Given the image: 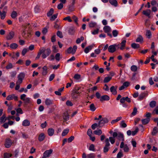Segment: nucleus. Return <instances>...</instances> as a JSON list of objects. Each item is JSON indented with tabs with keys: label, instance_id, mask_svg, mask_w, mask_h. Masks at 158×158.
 <instances>
[{
	"label": "nucleus",
	"instance_id": "obj_1",
	"mask_svg": "<svg viewBox=\"0 0 158 158\" xmlns=\"http://www.w3.org/2000/svg\"><path fill=\"white\" fill-rule=\"evenodd\" d=\"M112 136L114 137H117V139L119 140H121L122 142H123L124 140V137L123 134L120 132L117 133L116 132H114L113 133Z\"/></svg>",
	"mask_w": 158,
	"mask_h": 158
},
{
	"label": "nucleus",
	"instance_id": "obj_2",
	"mask_svg": "<svg viewBox=\"0 0 158 158\" xmlns=\"http://www.w3.org/2000/svg\"><path fill=\"white\" fill-rule=\"evenodd\" d=\"M109 122V120L106 118H103L98 123V126L101 127L103 126L105 123H107Z\"/></svg>",
	"mask_w": 158,
	"mask_h": 158
},
{
	"label": "nucleus",
	"instance_id": "obj_3",
	"mask_svg": "<svg viewBox=\"0 0 158 158\" xmlns=\"http://www.w3.org/2000/svg\"><path fill=\"white\" fill-rule=\"evenodd\" d=\"M77 48V47L76 45L74 46L73 48H72V47H70L68 49L67 52L68 53L74 54L75 53Z\"/></svg>",
	"mask_w": 158,
	"mask_h": 158
},
{
	"label": "nucleus",
	"instance_id": "obj_4",
	"mask_svg": "<svg viewBox=\"0 0 158 158\" xmlns=\"http://www.w3.org/2000/svg\"><path fill=\"white\" fill-rule=\"evenodd\" d=\"M105 143L106 145L105 147L104 148L103 151L105 152H107L109 150V146L110 145V144L109 141V139L108 138H106L105 139Z\"/></svg>",
	"mask_w": 158,
	"mask_h": 158
},
{
	"label": "nucleus",
	"instance_id": "obj_5",
	"mask_svg": "<svg viewBox=\"0 0 158 158\" xmlns=\"http://www.w3.org/2000/svg\"><path fill=\"white\" fill-rule=\"evenodd\" d=\"M53 150L52 149L46 151L44 153L43 157L42 158H46L50 157L51 154L52 153Z\"/></svg>",
	"mask_w": 158,
	"mask_h": 158
},
{
	"label": "nucleus",
	"instance_id": "obj_6",
	"mask_svg": "<svg viewBox=\"0 0 158 158\" xmlns=\"http://www.w3.org/2000/svg\"><path fill=\"white\" fill-rule=\"evenodd\" d=\"M118 45H119V44L117 45L116 44H114L110 46L108 48V51L111 53L114 52L116 50V47Z\"/></svg>",
	"mask_w": 158,
	"mask_h": 158
},
{
	"label": "nucleus",
	"instance_id": "obj_7",
	"mask_svg": "<svg viewBox=\"0 0 158 158\" xmlns=\"http://www.w3.org/2000/svg\"><path fill=\"white\" fill-rule=\"evenodd\" d=\"M18 97L15 96L14 94L9 95L6 98V99L8 101H10L13 99H14L15 100L17 101L18 100Z\"/></svg>",
	"mask_w": 158,
	"mask_h": 158
},
{
	"label": "nucleus",
	"instance_id": "obj_8",
	"mask_svg": "<svg viewBox=\"0 0 158 158\" xmlns=\"http://www.w3.org/2000/svg\"><path fill=\"white\" fill-rule=\"evenodd\" d=\"M120 148H123L124 151L125 152H127L129 151V149L127 144L124 145L123 142H122L120 145Z\"/></svg>",
	"mask_w": 158,
	"mask_h": 158
},
{
	"label": "nucleus",
	"instance_id": "obj_9",
	"mask_svg": "<svg viewBox=\"0 0 158 158\" xmlns=\"http://www.w3.org/2000/svg\"><path fill=\"white\" fill-rule=\"evenodd\" d=\"M15 33L13 31H11L9 34L6 36V38L7 40H12L14 37Z\"/></svg>",
	"mask_w": 158,
	"mask_h": 158
},
{
	"label": "nucleus",
	"instance_id": "obj_10",
	"mask_svg": "<svg viewBox=\"0 0 158 158\" xmlns=\"http://www.w3.org/2000/svg\"><path fill=\"white\" fill-rule=\"evenodd\" d=\"M151 10L150 9H147L146 10H144L143 11V14L145 16L150 18V15L151 13Z\"/></svg>",
	"mask_w": 158,
	"mask_h": 158
},
{
	"label": "nucleus",
	"instance_id": "obj_11",
	"mask_svg": "<svg viewBox=\"0 0 158 158\" xmlns=\"http://www.w3.org/2000/svg\"><path fill=\"white\" fill-rule=\"evenodd\" d=\"M12 141L10 139H8L6 140L5 146L6 148H9L11 146Z\"/></svg>",
	"mask_w": 158,
	"mask_h": 158
},
{
	"label": "nucleus",
	"instance_id": "obj_12",
	"mask_svg": "<svg viewBox=\"0 0 158 158\" xmlns=\"http://www.w3.org/2000/svg\"><path fill=\"white\" fill-rule=\"evenodd\" d=\"M110 97L108 96L107 95H104L101 97L100 100L101 102H103L104 101H108Z\"/></svg>",
	"mask_w": 158,
	"mask_h": 158
},
{
	"label": "nucleus",
	"instance_id": "obj_13",
	"mask_svg": "<svg viewBox=\"0 0 158 158\" xmlns=\"http://www.w3.org/2000/svg\"><path fill=\"white\" fill-rule=\"evenodd\" d=\"M75 32V29L73 27H71L69 28L68 30V33L70 35H74Z\"/></svg>",
	"mask_w": 158,
	"mask_h": 158
},
{
	"label": "nucleus",
	"instance_id": "obj_14",
	"mask_svg": "<svg viewBox=\"0 0 158 158\" xmlns=\"http://www.w3.org/2000/svg\"><path fill=\"white\" fill-rule=\"evenodd\" d=\"M105 32L106 33L110 32L111 31V28L110 27L108 26H105L103 28Z\"/></svg>",
	"mask_w": 158,
	"mask_h": 158
},
{
	"label": "nucleus",
	"instance_id": "obj_15",
	"mask_svg": "<svg viewBox=\"0 0 158 158\" xmlns=\"http://www.w3.org/2000/svg\"><path fill=\"white\" fill-rule=\"evenodd\" d=\"M136 42L142 43L143 42V38L142 35H139L136 40Z\"/></svg>",
	"mask_w": 158,
	"mask_h": 158
},
{
	"label": "nucleus",
	"instance_id": "obj_16",
	"mask_svg": "<svg viewBox=\"0 0 158 158\" xmlns=\"http://www.w3.org/2000/svg\"><path fill=\"white\" fill-rule=\"evenodd\" d=\"M116 89L117 87L114 86H112L110 87V91L113 94L115 95L117 94Z\"/></svg>",
	"mask_w": 158,
	"mask_h": 158
},
{
	"label": "nucleus",
	"instance_id": "obj_17",
	"mask_svg": "<svg viewBox=\"0 0 158 158\" xmlns=\"http://www.w3.org/2000/svg\"><path fill=\"white\" fill-rule=\"evenodd\" d=\"M89 26L90 27H98L97 23L95 22H91L89 23Z\"/></svg>",
	"mask_w": 158,
	"mask_h": 158
},
{
	"label": "nucleus",
	"instance_id": "obj_18",
	"mask_svg": "<svg viewBox=\"0 0 158 158\" xmlns=\"http://www.w3.org/2000/svg\"><path fill=\"white\" fill-rule=\"evenodd\" d=\"M7 120L6 116L5 114H3L2 117L0 118V124L5 122Z\"/></svg>",
	"mask_w": 158,
	"mask_h": 158
},
{
	"label": "nucleus",
	"instance_id": "obj_19",
	"mask_svg": "<svg viewBox=\"0 0 158 158\" xmlns=\"http://www.w3.org/2000/svg\"><path fill=\"white\" fill-rule=\"evenodd\" d=\"M30 125V121L27 119H25L24 120L22 123V125L25 127L29 126Z\"/></svg>",
	"mask_w": 158,
	"mask_h": 158
},
{
	"label": "nucleus",
	"instance_id": "obj_20",
	"mask_svg": "<svg viewBox=\"0 0 158 158\" xmlns=\"http://www.w3.org/2000/svg\"><path fill=\"white\" fill-rule=\"evenodd\" d=\"M146 36L148 39H150L152 36V33L150 30H147L146 31Z\"/></svg>",
	"mask_w": 158,
	"mask_h": 158
},
{
	"label": "nucleus",
	"instance_id": "obj_21",
	"mask_svg": "<svg viewBox=\"0 0 158 158\" xmlns=\"http://www.w3.org/2000/svg\"><path fill=\"white\" fill-rule=\"evenodd\" d=\"M54 132V129L52 128H49L48 130V135L50 136H52Z\"/></svg>",
	"mask_w": 158,
	"mask_h": 158
},
{
	"label": "nucleus",
	"instance_id": "obj_22",
	"mask_svg": "<svg viewBox=\"0 0 158 158\" xmlns=\"http://www.w3.org/2000/svg\"><path fill=\"white\" fill-rule=\"evenodd\" d=\"M93 47V45H90L88 46L85 48L84 50V52L86 53H88L89 51L91 50L92 49Z\"/></svg>",
	"mask_w": 158,
	"mask_h": 158
},
{
	"label": "nucleus",
	"instance_id": "obj_23",
	"mask_svg": "<svg viewBox=\"0 0 158 158\" xmlns=\"http://www.w3.org/2000/svg\"><path fill=\"white\" fill-rule=\"evenodd\" d=\"M45 137L44 134V133H41L38 139L40 141H43Z\"/></svg>",
	"mask_w": 158,
	"mask_h": 158
},
{
	"label": "nucleus",
	"instance_id": "obj_24",
	"mask_svg": "<svg viewBox=\"0 0 158 158\" xmlns=\"http://www.w3.org/2000/svg\"><path fill=\"white\" fill-rule=\"evenodd\" d=\"M150 120V118H147L144 119L142 120V122L143 124L145 125L148 124Z\"/></svg>",
	"mask_w": 158,
	"mask_h": 158
},
{
	"label": "nucleus",
	"instance_id": "obj_25",
	"mask_svg": "<svg viewBox=\"0 0 158 158\" xmlns=\"http://www.w3.org/2000/svg\"><path fill=\"white\" fill-rule=\"evenodd\" d=\"M69 118V115L67 112L64 113L63 115V119L64 121L68 120Z\"/></svg>",
	"mask_w": 158,
	"mask_h": 158
},
{
	"label": "nucleus",
	"instance_id": "obj_26",
	"mask_svg": "<svg viewBox=\"0 0 158 158\" xmlns=\"http://www.w3.org/2000/svg\"><path fill=\"white\" fill-rule=\"evenodd\" d=\"M109 2L112 5L115 6H117L118 3L116 0H109Z\"/></svg>",
	"mask_w": 158,
	"mask_h": 158
},
{
	"label": "nucleus",
	"instance_id": "obj_27",
	"mask_svg": "<svg viewBox=\"0 0 158 158\" xmlns=\"http://www.w3.org/2000/svg\"><path fill=\"white\" fill-rule=\"evenodd\" d=\"M126 40H122V41L121 45V47H120V49L122 50L124 48V47H125V45H126Z\"/></svg>",
	"mask_w": 158,
	"mask_h": 158
},
{
	"label": "nucleus",
	"instance_id": "obj_28",
	"mask_svg": "<svg viewBox=\"0 0 158 158\" xmlns=\"http://www.w3.org/2000/svg\"><path fill=\"white\" fill-rule=\"evenodd\" d=\"M74 79L77 81H79L81 80V76L80 74H76L73 77Z\"/></svg>",
	"mask_w": 158,
	"mask_h": 158
},
{
	"label": "nucleus",
	"instance_id": "obj_29",
	"mask_svg": "<svg viewBox=\"0 0 158 158\" xmlns=\"http://www.w3.org/2000/svg\"><path fill=\"white\" fill-rule=\"evenodd\" d=\"M58 15V13H57L53 15L52 16H51L50 17V20L52 21H54L57 18Z\"/></svg>",
	"mask_w": 158,
	"mask_h": 158
},
{
	"label": "nucleus",
	"instance_id": "obj_30",
	"mask_svg": "<svg viewBox=\"0 0 158 158\" xmlns=\"http://www.w3.org/2000/svg\"><path fill=\"white\" fill-rule=\"evenodd\" d=\"M66 2V0H60V9H62L64 6V4Z\"/></svg>",
	"mask_w": 158,
	"mask_h": 158
},
{
	"label": "nucleus",
	"instance_id": "obj_31",
	"mask_svg": "<svg viewBox=\"0 0 158 158\" xmlns=\"http://www.w3.org/2000/svg\"><path fill=\"white\" fill-rule=\"evenodd\" d=\"M10 47L11 49H15L18 47V45L16 43H13L10 44Z\"/></svg>",
	"mask_w": 158,
	"mask_h": 158
},
{
	"label": "nucleus",
	"instance_id": "obj_32",
	"mask_svg": "<svg viewBox=\"0 0 158 158\" xmlns=\"http://www.w3.org/2000/svg\"><path fill=\"white\" fill-rule=\"evenodd\" d=\"M52 100L47 98L46 99L45 101V104L47 105H49L52 104Z\"/></svg>",
	"mask_w": 158,
	"mask_h": 158
},
{
	"label": "nucleus",
	"instance_id": "obj_33",
	"mask_svg": "<svg viewBox=\"0 0 158 158\" xmlns=\"http://www.w3.org/2000/svg\"><path fill=\"white\" fill-rule=\"evenodd\" d=\"M94 133L96 135H100L102 133V131L101 129L96 130L94 131Z\"/></svg>",
	"mask_w": 158,
	"mask_h": 158
},
{
	"label": "nucleus",
	"instance_id": "obj_34",
	"mask_svg": "<svg viewBox=\"0 0 158 158\" xmlns=\"http://www.w3.org/2000/svg\"><path fill=\"white\" fill-rule=\"evenodd\" d=\"M17 16V12L15 11H13L11 14V17L13 19H15Z\"/></svg>",
	"mask_w": 158,
	"mask_h": 158
},
{
	"label": "nucleus",
	"instance_id": "obj_35",
	"mask_svg": "<svg viewBox=\"0 0 158 158\" xmlns=\"http://www.w3.org/2000/svg\"><path fill=\"white\" fill-rule=\"evenodd\" d=\"M158 132V128L157 127H154L152 132V135H155Z\"/></svg>",
	"mask_w": 158,
	"mask_h": 158
},
{
	"label": "nucleus",
	"instance_id": "obj_36",
	"mask_svg": "<svg viewBox=\"0 0 158 158\" xmlns=\"http://www.w3.org/2000/svg\"><path fill=\"white\" fill-rule=\"evenodd\" d=\"M25 74L23 73H20L18 76V79L23 80L25 77Z\"/></svg>",
	"mask_w": 158,
	"mask_h": 158
},
{
	"label": "nucleus",
	"instance_id": "obj_37",
	"mask_svg": "<svg viewBox=\"0 0 158 158\" xmlns=\"http://www.w3.org/2000/svg\"><path fill=\"white\" fill-rule=\"evenodd\" d=\"M54 13V10L53 8H51L47 13V16L48 17H50L52 16Z\"/></svg>",
	"mask_w": 158,
	"mask_h": 158
},
{
	"label": "nucleus",
	"instance_id": "obj_38",
	"mask_svg": "<svg viewBox=\"0 0 158 158\" xmlns=\"http://www.w3.org/2000/svg\"><path fill=\"white\" fill-rule=\"evenodd\" d=\"M131 46L133 48L136 49L139 48V45L138 44L133 43L131 44Z\"/></svg>",
	"mask_w": 158,
	"mask_h": 158
},
{
	"label": "nucleus",
	"instance_id": "obj_39",
	"mask_svg": "<svg viewBox=\"0 0 158 158\" xmlns=\"http://www.w3.org/2000/svg\"><path fill=\"white\" fill-rule=\"evenodd\" d=\"M115 137H114L113 136V137H109V139H108L112 144H113L115 142Z\"/></svg>",
	"mask_w": 158,
	"mask_h": 158
},
{
	"label": "nucleus",
	"instance_id": "obj_40",
	"mask_svg": "<svg viewBox=\"0 0 158 158\" xmlns=\"http://www.w3.org/2000/svg\"><path fill=\"white\" fill-rule=\"evenodd\" d=\"M69 131V129H64L62 133V136H64L66 135L68 133Z\"/></svg>",
	"mask_w": 158,
	"mask_h": 158
},
{
	"label": "nucleus",
	"instance_id": "obj_41",
	"mask_svg": "<svg viewBox=\"0 0 158 158\" xmlns=\"http://www.w3.org/2000/svg\"><path fill=\"white\" fill-rule=\"evenodd\" d=\"M84 40V38L83 36H81V38H78L77 39L76 41V43L77 44H80L81 41H83Z\"/></svg>",
	"mask_w": 158,
	"mask_h": 158
},
{
	"label": "nucleus",
	"instance_id": "obj_42",
	"mask_svg": "<svg viewBox=\"0 0 158 158\" xmlns=\"http://www.w3.org/2000/svg\"><path fill=\"white\" fill-rule=\"evenodd\" d=\"M122 118L121 117H119L111 121V123L112 124H114L119 121Z\"/></svg>",
	"mask_w": 158,
	"mask_h": 158
},
{
	"label": "nucleus",
	"instance_id": "obj_43",
	"mask_svg": "<svg viewBox=\"0 0 158 158\" xmlns=\"http://www.w3.org/2000/svg\"><path fill=\"white\" fill-rule=\"evenodd\" d=\"M12 154L7 153H5L4 154V158H9L12 157Z\"/></svg>",
	"mask_w": 158,
	"mask_h": 158
},
{
	"label": "nucleus",
	"instance_id": "obj_44",
	"mask_svg": "<svg viewBox=\"0 0 158 158\" xmlns=\"http://www.w3.org/2000/svg\"><path fill=\"white\" fill-rule=\"evenodd\" d=\"M52 52L54 53H56L58 51V49L57 48L56 45L52 46Z\"/></svg>",
	"mask_w": 158,
	"mask_h": 158
},
{
	"label": "nucleus",
	"instance_id": "obj_45",
	"mask_svg": "<svg viewBox=\"0 0 158 158\" xmlns=\"http://www.w3.org/2000/svg\"><path fill=\"white\" fill-rule=\"evenodd\" d=\"M137 109L136 107L134 108L133 110V111L132 113L131 116L132 117L135 115L137 112Z\"/></svg>",
	"mask_w": 158,
	"mask_h": 158
},
{
	"label": "nucleus",
	"instance_id": "obj_46",
	"mask_svg": "<svg viewBox=\"0 0 158 158\" xmlns=\"http://www.w3.org/2000/svg\"><path fill=\"white\" fill-rule=\"evenodd\" d=\"M146 94L144 93H142L140 94L139 97V100H141L143 99V98L145 96Z\"/></svg>",
	"mask_w": 158,
	"mask_h": 158
},
{
	"label": "nucleus",
	"instance_id": "obj_47",
	"mask_svg": "<svg viewBox=\"0 0 158 158\" xmlns=\"http://www.w3.org/2000/svg\"><path fill=\"white\" fill-rule=\"evenodd\" d=\"M156 104V101H153L150 102L149 105L151 107L153 108L155 106Z\"/></svg>",
	"mask_w": 158,
	"mask_h": 158
},
{
	"label": "nucleus",
	"instance_id": "obj_48",
	"mask_svg": "<svg viewBox=\"0 0 158 158\" xmlns=\"http://www.w3.org/2000/svg\"><path fill=\"white\" fill-rule=\"evenodd\" d=\"M131 69L132 71L135 72L137 70V67L136 65H133L131 67Z\"/></svg>",
	"mask_w": 158,
	"mask_h": 158
},
{
	"label": "nucleus",
	"instance_id": "obj_49",
	"mask_svg": "<svg viewBox=\"0 0 158 158\" xmlns=\"http://www.w3.org/2000/svg\"><path fill=\"white\" fill-rule=\"evenodd\" d=\"M120 125L121 127L123 128L126 127L127 126L126 124L125 123L124 121L123 120L121 121Z\"/></svg>",
	"mask_w": 158,
	"mask_h": 158
},
{
	"label": "nucleus",
	"instance_id": "obj_50",
	"mask_svg": "<svg viewBox=\"0 0 158 158\" xmlns=\"http://www.w3.org/2000/svg\"><path fill=\"white\" fill-rule=\"evenodd\" d=\"M30 98H25L23 101H24V103L25 105H27V104L30 102Z\"/></svg>",
	"mask_w": 158,
	"mask_h": 158
},
{
	"label": "nucleus",
	"instance_id": "obj_51",
	"mask_svg": "<svg viewBox=\"0 0 158 158\" xmlns=\"http://www.w3.org/2000/svg\"><path fill=\"white\" fill-rule=\"evenodd\" d=\"M111 77H105L103 81L105 83L108 82L111 79Z\"/></svg>",
	"mask_w": 158,
	"mask_h": 158
},
{
	"label": "nucleus",
	"instance_id": "obj_52",
	"mask_svg": "<svg viewBox=\"0 0 158 158\" xmlns=\"http://www.w3.org/2000/svg\"><path fill=\"white\" fill-rule=\"evenodd\" d=\"M90 109L91 111H95L96 109L94 104H92L90 106Z\"/></svg>",
	"mask_w": 158,
	"mask_h": 158
},
{
	"label": "nucleus",
	"instance_id": "obj_53",
	"mask_svg": "<svg viewBox=\"0 0 158 158\" xmlns=\"http://www.w3.org/2000/svg\"><path fill=\"white\" fill-rule=\"evenodd\" d=\"M72 18H73V20H74V21L75 23L77 25H78V18L75 15H74L73 17Z\"/></svg>",
	"mask_w": 158,
	"mask_h": 158
},
{
	"label": "nucleus",
	"instance_id": "obj_54",
	"mask_svg": "<svg viewBox=\"0 0 158 158\" xmlns=\"http://www.w3.org/2000/svg\"><path fill=\"white\" fill-rule=\"evenodd\" d=\"M13 68V65L12 63H9L6 66V68L7 69H11Z\"/></svg>",
	"mask_w": 158,
	"mask_h": 158
},
{
	"label": "nucleus",
	"instance_id": "obj_55",
	"mask_svg": "<svg viewBox=\"0 0 158 158\" xmlns=\"http://www.w3.org/2000/svg\"><path fill=\"white\" fill-rule=\"evenodd\" d=\"M112 34L114 37H116L118 35V31L116 30H114L112 31Z\"/></svg>",
	"mask_w": 158,
	"mask_h": 158
},
{
	"label": "nucleus",
	"instance_id": "obj_56",
	"mask_svg": "<svg viewBox=\"0 0 158 158\" xmlns=\"http://www.w3.org/2000/svg\"><path fill=\"white\" fill-rule=\"evenodd\" d=\"M59 21V20L57 19L56 20V21L54 23V27L55 28L58 29L59 28V26L57 24V22Z\"/></svg>",
	"mask_w": 158,
	"mask_h": 158
},
{
	"label": "nucleus",
	"instance_id": "obj_57",
	"mask_svg": "<svg viewBox=\"0 0 158 158\" xmlns=\"http://www.w3.org/2000/svg\"><path fill=\"white\" fill-rule=\"evenodd\" d=\"M56 35L55 34H54L52 36L51 38V41L52 43H54L56 41Z\"/></svg>",
	"mask_w": 158,
	"mask_h": 158
},
{
	"label": "nucleus",
	"instance_id": "obj_58",
	"mask_svg": "<svg viewBox=\"0 0 158 158\" xmlns=\"http://www.w3.org/2000/svg\"><path fill=\"white\" fill-rule=\"evenodd\" d=\"M63 19L64 20H68L69 22H71L72 21V20L71 19L70 17L69 16L64 18Z\"/></svg>",
	"mask_w": 158,
	"mask_h": 158
},
{
	"label": "nucleus",
	"instance_id": "obj_59",
	"mask_svg": "<svg viewBox=\"0 0 158 158\" xmlns=\"http://www.w3.org/2000/svg\"><path fill=\"white\" fill-rule=\"evenodd\" d=\"M93 144H91L90 145L89 149L90 151H94L95 150Z\"/></svg>",
	"mask_w": 158,
	"mask_h": 158
},
{
	"label": "nucleus",
	"instance_id": "obj_60",
	"mask_svg": "<svg viewBox=\"0 0 158 158\" xmlns=\"http://www.w3.org/2000/svg\"><path fill=\"white\" fill-rule=\"evenodd\" d=\"M99 28H97V29L94 30L93 31L91 32V33L94 35L97 34L98 33Z\"/></svg>",
	"mask_w": 158,
	"mask_h": 158
},
{
	"label": "nucleus",
	"instance_id": "obj_61",
	"mask_svg": "<svg viewBox=\"0 0 158 158\" xmlns=\"http://www.w3.org/2000/svg\"><path fill=\"white\" fill-rule=\"evenodd\" d=\"M74 136H72L68 139H67L68 142L69 143L72 142L74 139Z\"/></svg>",
	"mask_w": 158,
	"mask_h": 158
},
{
	"label": "nucleus",
	"instance_id": "obj_62",
	"mask_svg": "<svg viewBox=\"0 0 158 158\" xmlns=\"http://www.w3.org/2000/svg\"><path fill=\"white\" fill-rule=\"evenodd\" d=\"M46 50L45 48H41L38 52V53H40L41 55L42 53H44L45 51Z\"/></svg>",
	"mask_w": 158,
	"mask_h": 158
},
{
	"label": "nucleus",
	"instance_id": "obj_63",
	"mask_svg": "<svg viewBox=\"0 0 158 158\" xmlns=\"http://www.w3.org/2000/svg\"><path fill=\"white\" fill-rule=\"evenodd\" d=\"M6 12L4 11L3 12H2V13L1 14V18L2 19H3L5 17L6 15Z\"/></svg>",
	"mask_w": 158,
	"mask_h": 158
},
{
	"label": "nucleus",
	"instance_id": "obj_64",
	"mask_svg": "<svg viewBox=\"0 0 158 158\" xmlns=\"http://www.w3.org/2000/svg\"><path fill=\"white\" fill-rule=\"evenodd\" d=\"M34 9L35 12L36 13H38L40 10V6L38 5H37L35 6Z\"/></svg>",
	"mask_w": 158,
	"mask_h": 158
}]
</instances>
